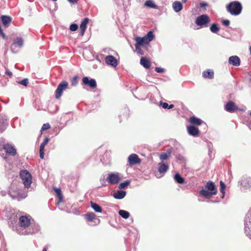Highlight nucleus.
<instances>
[{
  "instance_id": "5701e85b",
  "label": "nucleus",
  "mask_w": 251,
  "mask_h": 251,
  "mask_svg": "<svg viewBox=\"0 0 251 251\" xmlns=\"http://www.w3.org/2000/svg\"><path fill=\"white\" fill-rule=\"evenodd\" d=\"M126 195V192L124 191L119 190L113 194V197L116 199H122L124 198Z\"/></svg>"
},
{
  "instance_id": "49530a36",
  "label": "nucleus",
  "mask_w": 251,
  "mask_h": 251,
  "mask_svg": "<svg viewBox=\"0 0 251 251\" xmlns=\"http://www.w3.org/2000/svg\"><path fill=\"white\" fill-rule=\"evenodd\" d=\"M222 22L224 25L226 26H228L230 24L229 21L228 20H223Z\"/></svg>"
},
{
  "instance_id": "603ef678",
  "label": "nucleus",
  "mask_w": 251,
  "mask_h": 251,
  "mask_svg": "<svg viewBox=\"0 0 251 251\" xmlns=\"http://www.w3.org/2000/svg\"><path fill=\"white\" fill-rule=\"evenodd\" d=\"M174 107V105L172 104L170 105H169L168 109H171Z\"/></svg>"
},
{
  "instance_id": "f704fd0d",
  "label": "nucleus",
  "mask_w": 251,
  "mask_h": 251,
  "mask_svg": "<svg viewBox=\"0 0 251 251\" xmlns=\"http://www.w3.org/2000/svg\"><path fill=\"white\" fill-rule=\"evenodd\" d=\"M14 44L21 47L23 45V40L21 38H17L14 41Z\"/></svg>"
},
{
  "instance_id": "e433bc0d",
  "label": "nucleus",
  "mask_w": 251,
  "mask_h": 251,
  "mask_svg": "<svg viewBox=\"0 0 251 251\" xmlns=\"http://www.w3.org/2000/svg\"><path fill=\"white\" fill-rule=\"evenodd\" d=\"M44 149L45 146L41 144L39 149L40 157L41 159H43L44 157Z\"/></svg>"
},
{
  "instance_id": "5fc2aeb1",
  "label": "nucleus",
  "mask_w": 251,
  "mask_h": 251,
  "mask_svg": "<svg viewBox=\"0 0 251 251\" xmlns=\"http://www.w3.org/2000/svg\"><path fill=\"white\" fill-rule=\"evenodd\" d=\"M187 1V0H182V1L183 3H185Z\"/></svg>"
},
{
  "instance_id": "ea45409f",
  "label": "nucleus",
  "mask_w": 251,
  "mask_h": 251,
  "mask_svg": "<svg viewBox=\"0 0 251 251\" xmlns=\"http://www.w3.org/2000/svg\"><path fill=\"white\" fill-rule=\"evenodd\" d=\"M18 83L26 87L28 84V79L27 78H25L18 81Z\"/></svg>"
},
{
  "instance_id": "473e14b6",
  "label": "nucleus",
  "mask_w": 251,
  "mask_h": 251,
  "mask_svg": "<svg viewBox=\"0 0 251 251\" xmlns=\"http://www.w3.org/2000/svg\"><path fill=\"white\" fill-rule=\"evenodd\" d=\"M210 29L212 32L217 33L219 31L220 28L218 27V24H213L211 25Z\"/></svg>"
},
{
  "instance_id": "4be33fe9",
  "label": "nucleus",
  "mask_w": 251,
  "mask_h": 251,
  "mask_svg": "<svg viewBox=\"0 0 251 251\" xmlns=\"http://www.w3.org/2000/svg\"><path fill=\"white\" fill-rule=\"evenodd\" d=\"M173 8L176 12H179L183 8L182 3L179 1H176L173 3Z\"/></svg>"
},
{
  "instance_id": "864d4df0",
  "label": "nucleus",
  "mask_w": 251,
  "mask_h": 251,
  "mask_svg": "<svg viewBox=\"0 0 251 251\" xmlns=\"http://www.w3.org/2000/svg\"><path fill=\"white\" fill-rule=\"evenodd\" d=\"M25 232H26V233H25V234H28V233H31V234H32V232H27L26 231H25Z\"/></svg>"
},
{
  "instance_id": "6ab92c4d",
  "label": "nucleus",
  "mask_w": 251,
  "mask_h": 251,
  "mask_svg": "<svg viewBox=\"0 0 251 251\" xmlns=\"http://www.w3.org/2000/svg\"><path fill=\"white\" fill-rule=\"evenodd\" d=\"M189 122L192 124V126H200L203 123V121L201 119L195 116L190 117L189 119Z\"/></svg>"
},
{
  "instance_id": "a878e982",
  "label": "nucleus",
  "mask_w": 251,
  "mask_h": 251,
  "mask_svg": "<svg viewBox=\"0 0 251 251\" xmlns=\"http://www.w3.org/2000/svg\"><path fill=\"white\" fill-rule=\"evenodd\" d=\"M90 204L91 207L95 210L96 212H102V208L97 203L91 201Z\"/></svg>"
},
{
  "instance_id": "f3484780",
  "label": "nucleus",
  "mask_w": 251,
  "mask_h": 251,
  "mask_svg": "<svg viewBox=\"0 0 251 251\" xmlns=\"http://www.w3.org/2000/svg\"><path fill=\"white\" fill-rule=\"evenodd\" d=\"M89 19L88 18H84L80 25V35L83 36L84 34L85 30L87 27V25L88 24Z\"/></svg>"
},
{
  "instance_id": "6e6552de",
  "label": "nucleus",
  "mask_w": 251,
  "mask_h": 251,
  "mask_svg": "<svg viewBox=\"0 0 251 251\" xmlns=\"http://www.w3.org/2000/svg\"><path fill=\"white\" fill-rule=\"evenodd\" d=\"M141 162V160L136 154H131L128 157V162L130 166L139 164Z\"/></svg>"
},
{
  "instance_id": "72a5a7b5",
  "label": "nucleus",
  "mask_w": 251,
  "mask_h": 251,
  "mask_svg": "<svg viewBox=\"0 0 251 251\" xmlns=\"http://www.w3.org/2000/svg\"><path fill=\"white\" fill-rule=\"evenodd\" d=\"M130 183V181L129 180H126L124 182L121 183L119 185V189H125L126 188L128 185H129Z\"/></svg>"
},
{
  "instance_id": "c9c22d12",
  "label": "nucleus",
  "mask_w": 251,
  "mask_h": 251,
  "mask_svg": "<svg viewBox=\"0 0 251 251\" xmlns=\"http://www.w3.org/2000/svg\"><path fill=\"white\" fill-rule=\"evenodd\" d=\"M54 191H55V193H56L57 196L59 199V201H62L63 196H62V194L61 193V190L60 189L56 188H54Z\"/></svg>"
},
{
  "instance_id": "9b49d317",
  "label": "nucleus",
  "mask_w": 251,
  "mask_h": 251,
  "mask_svg": "<svg viewBox=\"0 0 251 251\" xmlns=\"http://www.w3.org/2000/svg\"><path fill=\"white\" fill-rule=\"evenodd\" d=\"M187 130L189 135L194 137H198L200 131L198 127L194 126H189L187 127Z\"/></svg>"
},
{
  "instance_id": "bb28decb",
  "label": "nucleus",
  "mask_w": 251,
  "mask_h": 251,
  "mask_svg": "<svg viewBox=\"0 0 251 251\" xmlns=\"http://www.w3.org/2000/svg\"><path fill=\"white\" fill-rule=\"evenodd\" d=\"M119 214L122 217H123V218L126 219L128 218L130 216V214L128 212L124 210H119Z\"/></svg>"
},
{
  "instance_id": "2f4dec72",
  "label": "nucleus",
  "mask_w": 251,
  "mask_h": 251,
  "mask_svg": "<svg viewBox=\"0 0 251 251\" xmlns=\"http://www.w3.org/2000/svg\"><path fill=\"white\" fill-rule=\"evenodd\" d=\"M220 192L222 193V198H224L225 197V189H226V185L223 182V181L221 180L220 182Z\"/></svg>"
},
{
  "instance_id": "09e8293b",
  "label": "nucleus",
  "mask_w": 251,
  "mask_h": 251,
  "mask_svg": "<svg viewBox=\"0 0 251 251\" xmlns=\"http://www.w3.org/2000/svg\"><path fill=\"white\" fill-rule=\"evenodd\" d=\"M5 74L9 75L10 77L12 76V73L8 69H7L5 72Z\"/></svg>"
},
{
  "instance_id": "a18cd8bd",
  "label": "nucleus",
  "mask_w": 251,
  "mask_h": 251,
  "mask_svg": "<svg viewBox=\"0 0 251 251\" xmlns=\"http://www.w3.org/2000/svg\"><path fill=\"white\" fill-rule=\"evenodd\" d=\"M160 105H162V107L164 109H168L169 104L166 102H160Z\"/></svg>"
},
{
  "instance_id": "c85d7f7f",
  "label": "nucleus",
  "mask_w": 251,
  "mask_h": 251,
  "mask_svg": "<svg viewBox=\"0 0 251 251\" xmlns=\"http://www.w3.org/2000/svg\"><path fill=\"white\" fill-rule=\"evenodd\" d=\"M96 215L93 212L87 213L85 215V219L88 221H92L96 218Z\"/></svg>"
},
{
  "instance_id": "f257e3e1",
  "label": "nucleus",
  "mask_w": 251,
  "mask_h": 251,
  "mask_svg": "<svg viewBox=\"0 0 251 251\" xmlns=\"http://www.w3.org/2000/svg\"><path fill=\"white\" fill-rule=\"evenodd\" d=\"M226 10L232 15H238L242 10V5L239 1H233L226 6Z\"/></svg>"
},
{
  "instance_id": "393cba45",
  "label": "nucleus",
  "mask_w": 251,
  "mask_h": 251,
  "mask_svg": "<svg viewBox=\"0 0 251 251\" xmlns=\"http://www.w3.org/2000/svg\"><path fill=\"white\" fill-rule=\"evenodd\" d=\"M202 76L204 78L212 79L214 77V72L210 70H207L203 72Z\"/></svg>"
},
{
  "instance_id": "aec40b11",
  "label": "nucleus",
  "mask_w": 251,
  "mask_h": 251,
  "mask_svg": "<svg viewBox=\"0 0 251 251\" xmlns=\"http://www.w3.org/2000/svg\"><path fill=\"white\" fill-rule=\"evenodd\" d=\"M169 169V166L163 163L158 164V171L160 174H165Z\"/></svg>"
},
{
  "instance_id": "37998d69",
  "label": "nucleus",
  "mask_w": 251,
  "mask_h": 251,
  "mask_svg": "<svg viewBox=\"0 0 251 251\" xmlns=\"http://www.w3.org/2000/svg\"><path fill=\"white\" fill-rule=\"evenodd\" d=\"M5 128V126L3 122H0V133L2 132Z\"/></svg>"
},
{
  "instance_id": "7c9ffc66",
  "label": "nucleus",
  "mask_w": 251,
  "mask_h": 251,
  "mask_svg": "<svg viewBox=\"0 0 251 251\" xmlns=\"http://www.w3.org/2000/svg\"><path fill=\"white\" fill-rule=\"evenodd\" d=\"M200 194L205 197H210L212 195H214L212 194V193L210 191L206 190L205 189L201 190L200 191Z\"/></svg>"
},
{
  "instance_id": "412c9836",
  "label": "nucleus",
  "mask_w": 251,
  "mask_h": 251,
  "mask_svg": "<svg viewBox=\"0 0 251 251\" xmlns=\"http://www.w3.org/2000/svg\"><path fill=\"white\" fill-rule=\"evenodd\" d=\"M140 64L146 69H149L151 67V62L147 58L144 57H141Z\"/></svg>"
},
{
  "instance_id": "b1692460",
  "label": "nucleus",
  "mask_w": 251,
  "mask_h": 251,
  "mask_svg": "<svg viewBox=\"0 0 251 251\" xmlns=\"http://www.w3.org/2000/svg\"><path fill=\"white\" fill-rule=\"evenodd\" d=\"M171 154V151L168 150L166 152H162L159 155V158L162 161L166 160L169 158Z\"/></svg>"
},
{
  "instance_id": "4d7b16f0",
  "label": "nucleus",
  "mask_w": 251,
  "mask_h": 251,
  "mask_svg": "<svg viewBox=\"0 0 251 251\" xmlns=\"http://www.w3.org/2000/svg\"><path fill=\"white\" fill-rule=\"evenodd\" d=\"M249 50H250V54H251V46L250 47Z\"/></svg>"
},
{
  "instance_id": "39448f33",
  "label": "nucleus",
  "mask_w": 251,
  "mask_h": 251,
  "mask_svg": "<svg viewBox=\"0 0 251 251\" xmlns=\"http://www.w3.org/2000/svg\"><path fill=\"white\" fill-rule=\"evenodd\" d=\"M68 82L66 81H63L60 82L55 91V98L57 99L60 98L62 95L63 91L68 87Z\"/></svg>"
},
{
  "instance_id": "6e6d98bb",
  "label": "nucleus",
  "mask_w": 251,
  "mask_h": 251,
  "mask_svg": "<svg viewBox=\"0 0 251 251\" xmlns=\"http://www.w3.org/2000/svg\"><path fill=\"white\" fill-rule=\"evenodd\" d=\"M47 249L46 248H44L43 249V251H47Z\"/></svg>"
},
{
  "instance_id": "c756f323",
  "label": "nucleus",
  "mask_w": 251,
  "mask_h": 251,
  "mask_svg": "<svg viewBox=\"0 0 251 251\" xmlns=\"http://www.w3.org/2000/svg\"><path fill=\"white\" fill-rule=\"evenodd\" d=\"M144 5L152 8H157V6L155 5L151 0H147L144 3Z\"/></svg>"
},
{
  "instance_id": "2eb2a0df",
  "label": "nucleus",
  "mask_w": 251,
  "mask_h": 251,
  "mask_svg": "<svg viewBox=\"0 0 251 251\" xmlns=\"http://www.w3.org/2000/svg\"><path fill=\"white\" fill-rule=\"evenodd\" d=\"M0 19L5 27H8L12 22V18L8 16L2 15L0 17Z\"/></svg>"
},
{
  "instance_id": "a19ab883",
  "label": "nucleus",
  "mask_w": 251,
  "mask_h": 251,
  "mask_svg": "<svg viewBox=\"0 0 251 251\" xmlns=\"http://www.w3.org/2000/svg\"><path fill=\"white\" fill-rule=\"evenodd\" d=\"M50 126L49 123H46L44 124L42 126L41 131H44L46 130H47L48 129H50Z\"/></svg>"
},
{
  "instance_id": "a211bd4d",
  "label": "nucleus",
  "mask_w": 251,
  "mask_h": 251,
  "mask_svg": "<svg viewBox=\"0 0 251 251\" xmlns=\"http://www.w3.org/2000/svg\"><path fill=\"white\" fill-rule=\"evenodd\" d=\"M228 63L235 66H239L240 64V59L237 56H231L229 58Z\"/></svg>"
},
{
  "instance_id": "f8f14e48",
  "label": "nucleus",
  "mask_w": 251,
  "mask_h": 251,
  "mask_svg": "<svg viewBox=\"0 0 251 251\" xmlns=\"http://www.w3.org/2000/svg\"><path fill=\"white\" fill-rule=\"evenodd\" d=\"M30 223V220L27 216H22L19 218V224L22 227H28Z\"/></svg>"
},
{
  "instance_id": "423d86ee",
  "label": "nucleus",
  "mask_w": 251,
  "mask_h": 251,
  "mask_svg": "<svg viewBox=\"0 0 251 251\" xmlns=\"http://www.w3.org/2000/svg\"><path fill=\"white\" fill-rule=\"evenodd\" d=\"M106 180L110 184H118L121 180L120 175L118 173L109 174L106 178Z\"/></svg>"
},
{
  "instance_id": "13d9d810",
  "label": "nucleus",
  "mask_w": 251,
  "mask_h": 251,
  "mask_svg": "<svg viewBox=\"0 0 251 251\" xmlns=\"http://www.w3.org/2000/svg\"><path fill=\"white\" fill-rule=\"evenodd\" d=\"M15 221H17V216H16V218H15Z\"/></svg>"
},
{
  "instance_id": "bf43d9fd",
  "label": "nucleus",
  "mask_w": 251,
  "mask_h": 251,
  "mask_svg": "<svg viewBox=\"0 0 251 251\" xmlns=\"http://www.w3.org/2000/svg\"><path fill=\"white\" fill-rule=\"evenodd\" d=\"M250 115L251 116V112Z\"/></svg>"
},
{
  "instance_id": "9d476101",
  "label": "nucleus",
  "mask_w": 251,
  "mask_h": 251,
  "mask_svg": "<svg viewBox=\"0 0 251 251\" xmlns=\"http://www.w3.org/2000/svg\"><path fill=\"white\" fill-rule=\"evenodd\" d=\"M241 186L244 189H247L251 187V177L243 176L240 181Z\"/></svg>"
},
{
  "instance_id": "4468645a",
  "label": "nucleus",
  "mask_w": 251,
  "mask_h": 251,
  "mask_svg": "<svg viewBox=\"0 0 251 251\" xmlns=\"http://www.w3.org/2000/svg\"><path fill=\"white\" fill-rule=\"evenodd\" d=\"M3 149L7 153L12 156H14L16 154V150L11 145L8 144L4 145L3 146Z\"/></svg>"
},
{
  "instance_id": "1a4fd4ad",
  "label": "nucleus",
  "mask_w": 251,
  "mask_h": 251,
  "mask_svg": "<svg viewBox=\"0 0 251 251\" xmlns=\"http://www.w3.org/2000/svg\"><path fill=\"white\" fill-rule=\"evenodd\" d=\"M82 83L84 85L89 86L92 89H95L97 87V83L94 79H89L88 77L85 76L82 78Z\"/></svg>"
},
{
  "instance_id": "58836bf2",
  "label": "nucleus",
  "mask_w": 251,
  "mask_h": 251,
  "mask_svg": "<svg viewBox=\"0 0 251 251\" xmlns=\"http://www.w3.org/2000/svg\"><path fill=\"white\" fill-rule=\"evenodd\" d=\"M135 49H136V51L138 53H139L141 55H144V52L143 50L141 48V46H140L139 45L135 44Z\"/></svg>"
},
{
  "instance_id": "dca6fc26",
  "label": "nucleus",
  "mask_w": 251,
  "mask_h": 251,
  "mask_svg": "<svg viewBox=\"0 0 251 251\" xmlns=\"http://www.w3.org/2000/svg\"><path fill=\"white\" fill-rule=\"evenodd\" d=\"M206 188L212 193V194L216 195L217 194V188L213 182L209 181L206 185Z\"/></svg>"
},
{
  "instance_id": "79ce46f5",
  "label": "nucleus",
  "mask_w": 251,
  "mask_h": 251,
  "mask_svg": "<svg viewBox=\"0 0 251 251\" xmlns=\"http://www.w3.org/2000/svg\"><path fill=\"white\" fill-rule=\"evenodd\" d=\"M78 25L75 24H73L70 26V29L72 31H76Z\"/></svg>"
},
{
  "instance_id": "3c124183",
  "label": "nucleus",
  "mask_w": 251,
  "mask_h": 251,
  "mask_svg": "<svg viewBox=\"0 0 251 251\" xmlns=\"http://www.w3.org/2000/svg\"><path fill=\"white\" fill-rule=\"evenodd\" d=\"M68 1L71 3H76L77 2V0H68Z\"/></svg>"
},
{
  "instance_id": "4c0bfd02",
  "label": "nucleus",
  "mask_w": 251,
  "mask_h": 251,
  "mask_svg": "<svg viewBox=\"0 0 251 251\" xmlns=\"http://www.w3.org/2000/svg\"><path fill=\"white\" fill-rule=\"evenodd\" d=\"M78 77L76 75H75L73 77V78L71 79V85L73 86H75L77 85L78 83Z\"/></svg>"
},
{
  "instance_id": "20e7f679",
  "label": "nucleus",
  "mask_w": 251,
  "mask_h": 251,
  "mask_svg": "<svg viewBox=\"0 0 251 251\" xmlns=\"http://www.w3.org/2000/svg\"><path fill=\"white\" fill-rule=\"evenodd\" d=\"M210 22V19L208 16L203 14L198 16L196 20L195 23L199 26L206 27Z\"/></svg>"
},
{
  "instance_id": "cd10ccee",
  "label": "nucleus",
  "mask_w": 251,
  "mask_h": 251,
  "mask_svg": "<svg viewBox=\"0 0 251 251\" xmlns=\"http://www.w3.org/2000/svg\"><path fill=\"white\" fill-rule=\"evenodd\" d=\"M175 180L178 183L182 184L184 182V179L179 174H176L174 176Z\"/></svg>"
},
{
  "instance_id": "de8ad7c7",
  "label": "nucleus",
  "mask_w": 251,
  "mask_h": 251,
  "mask_svg": "<svg viewBox=\"0 0 251 251\" xmlns=\"http://www.w3.org/2000/svg\"><path fill=\"white\" fill-rule=\"evenodd\" d=\"M49 141V138L48 137H46L44 139V141L43 143H41L42 145H43L45 147V146L48 143Z\"/></svg>"
},
{
  "instance_id": "c03bdc74",
  "label": "nucleus",
  "mask_w": 251,
  "mask_h": 251,
  "mask_svg": "<svg viewBox=\"0 0 251 251\" xmlns=\"http://www.w3.org/2000/svg\"><path fill=\"white\" fill-rule=\"evenodd\" d=\"M155 71L157 73H162L164 72V69L162 68L155 67Z\"/></svg>"
},
{
  "instance_id": "8fccbe9b",
  "label": "nucleus",
  "mask_w": 251,
  "mask_h": 251,
  "mask_svg": "<svg viewBox=\"0 0 251 251\" xmlns=\"http://www.w3.org/2000/svg\"><path fill=\"white\" fill-rule=\"evenodd\" d=\"M207 6V4L206 3H204V2H201L200 3V6L201 7H205V6Z\"/></svg>"
},
{
  "instance_id": "7ed1b4c3",
  "label": "nucleus",
  "mask_w": 251,
  "mask_h": 251,
  "mask_svg": "<svg viewBox=\"0 0 251 251\" xmlns=\"http://www.w3.org/2000/svg\"><path fill=\"white\" fill-rule=\"evenodd\" d=\"M20 176L22 179L25 186L29 188L32 183V176L27 170H22L20 173Z\"/></svg>"
},
{
  "instance_id": "0eeeda50",
  "label": "nucleus",
  "mask_w": 251,
  "mask_h": 251,
  "mask_svg": "<svg viewBox=\"0 0 251 251\" xmlns=\"http://www.w3.org/2000/svg\"><path fill=\"white\" fill-rule=\"evenodd\" d=\"M224 108L226 111L229 113H234L239 109L235 102L231 100L228 101L225 105Z\"/></svg>"
},
{
  "instance_id": "f03ea898",
  "label": "nucleus",
  "mask_w": 251,
  "mask_h": 251,
  "mask_svg": "<svg viewBox=\"0 0 251 251\" xmlns=\"http://www.w3.org/2000/svg\"><path fill=\"white\" fill-rule=\"evenodd\" d=\"M153 38L154 35L152 31H150L146 36L143 37H136L135 41L136 42V44L144 47L146 45H148L150 42L153 40Z\"/></svg>"
},
{
  "instance_id": "ddd939ff",
  "label": "nucleus",
  "mask_w": 251,
  "mask_h": 251,
  "mask_svg": "<svg viewBox=\"0 0 251 251\" xmlns=\"http://www.w3.org/2000/svg\"><path fill=\"white\" fill-rule=\"evenodd\" d=\"M105 62L107 64L113 67H116L118 65V61L116 58L112 55H108L105 57Z\"/></svg>"
}]
</instances>
